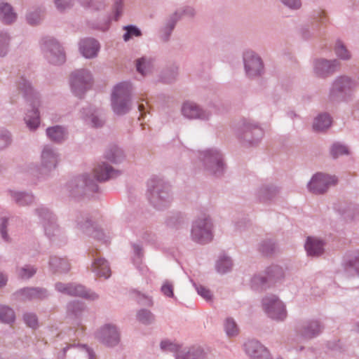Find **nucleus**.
I'll return each mask as SVG.
<instances>
[{
	"label": "nucleus",
	"instance_id": "48",
	"mask_svg": "<svg viewBox=\"0 0 359 359\" xmlns=\"http://www.w3.org/2000/svg\"><path fill=\"white\" fill-rule=\"evenodd\" d=\"M15 320L14 311L8 306L0 305V321L5 324H11Z\"/></svg>",
	"mask_w": 359,
	"mask_h": 359
},
{
	"label": "nucleus",
	"instance_id": "20",
	"mask_svg": "<svg viewBox=\"0 0 359 359\" xmlns=\"http://www.w3.org/2000/svg\"><path fill=\"white\" fill-rule=\"evenodd\" d=\"M243 348L250 359H271L268 349L257 340H248L244 344Z\"/></svg>",
	"mask_w": 359,
	"mask_h": 359
},
{
	"label": "nucleus",
	"instance_id": "30",
	"mask_svg": "<svg viewBox=\"0 0 359 359\" xmlns=\"http://www.w3.org/2000/svg\"><path fill=\"white\" fill-rule=\"evenodd\" d=\"M342 267L346 273L353 272L359 276V250L346 254L343 259Z\"/></svg>",
	"mask_w": 359,
	"mask_h": 359
},
{
	"label": "nucleus",
	"instance_id": "2",
	"mask_svg": "<svg viewBox=\"0 0 359 359\" xmlns=\"http://www.w3.org/2000/svg\"><path fill=\"white\" fill-rule=\"evenodd\" d=\"M146 195L149 204L157 210L168 209L173 201L170 185L158 176H152L148 180Z\"/></svg>",
	"mask_w": 359,
	"mask_h": 359
},
{
	"label": "nucleus",
	"instance_id": "31",
	"mask_svg": "<svg viewBox=\"0 0 359 359\" xmlns=\"http://www.w3.org/2000/svg\"><path fill=\"white\" fill-rule=\"evenodd\" d=\"M280 189L272 184H262L257 191L258 199L266 203L274 200L279 194Z\"/></svg>",
	"mask_w": 359,
	"mask_h": 359
},
{
	"label": "nucleus",
	"instance_id": "15",
	"mask_svg": "<svg viewBox=\"0 0 359 359\" xmlns=\"http://www.w3.org/2000/svg\"><path fill=\"white\" fill-rule=\"evenodd\" d=\"M243 63L246 75L250 78L260 76L264 73V64L255 52L248 50L243 54Z\"/></svg>",
	"mask_w": 359,
	"mask_h": 359
},
{
	"label": "nucleus",
	"instance_id": "64",
	"mask_svg": "<svg viewBox=\"0 0 359 359\" xmlns=\"http://www.w3.org/2000/svg\"><path fill=\"white\" fill-rule=\"evenodd\" d=\"M123 0H115L113 6L114 18L118 20L123 11Z\"/></svg>",
	"mask_w": 359,
	"mask_h": 359
},
{
	"label": "nucleus",
	"instance_id": "61",
	"mask_svg": "<svg viewBox=\"0 0 359 359\" xmlns=\"http://www.w3.org/2000/svg\"><path fill=\"white\" fill-rule=\"evenodd\" d=\"M8 219L6 217H2L1 219V224H0V234L1 238L6 243H10L11 239L8 234L7 232V226H8Z\"/></svg>",
	"mask_w": 359,
	"mask_h": 359
},
{
	"label": "nucleus",
	"instance_id": "35",
	"mask_svg": "<svg viewBox=\"0 0 359 359\" xmlns=\"http://www.w3.org/2000/svg\"><path fill=\"white\" fill-rule=\"evenodd\" d=\"M137 72L143 76L149 75L154 69V59L149 56H142L136 60Z\"/></svg>",
	"mask_w": 359,
	"mask_h": 359
},
{
	"label": "nucleus",
	"instance_id": "16",
	"mask_svg": "<svg viewBox=\"0 0 359 359\" xmlns=\"http://www.w3.org/2000/svg\"><path fill=\"white\" fill-rule=\"evenodd\" d=\"M334 177L317 172L314 174L307 184L309 191L314 194H323L327 191L330 186L335 183Z\"/></svg>",
	"mask_w": 359,
	"mask_h": 359
},
{
	"label": "nucleus",
	"instance_id": "9",
	"mask_svg": "<svg viewBox=\"0 0 359 359\" xmlns=\"http://www.w3.org/2000/svg\"><path fill=\"white\" fill-rule=\"evenodd\" d=\"M41 50L48 62L60 65L65 62L64 50L59 42L50 36H44L40 41Z\"/></svg>",
	"mask_w": 359,
	"mask_h": 359
},
{
	"label": "nucleus",
	"instance_id": "19",
	"mask_svg": "<svg viewBox=\"0 0 359 359\" xmlns=\"http://www.w3.org/2000/svg\"><path fill=\"white\" fill-rule=\"evenodd\" d=\"M339 65V62L337 60L317 58L313 62V69L317 76L326 78L332 74Z\"/></svg>",
	"mask_w": 359,
	"mask_h": 359
},
{
	"label": "nucleus",
	"instance_id": "12",
	"mask_svg": "<svg viewBox=\"0 0 359 359\" xmlns=\"http://www.w3.org/2000/svg\"><path fill=\"white\" fill-rule=\"evenodd\" d=\"M264 135V131L259 124L252 120H245L240 134L243 142L254 146L257 144Z\"/></svg>",
	"mask_w": 359,
	"mask_h": 359
},
{
	"label": "nucleus",
	"instance_id": "55",
	"mask_svg": "<svg viewBox=\"0 0 359 359\" xmlns=\"http://www.w3.org/2000/svg\"><path fill=\"white\" fill-rule=\"evenodd\" d=\"M179 21L182 17H194L195 15V10L191 6H184L178 8L172 14Z\"/></svg>",
	"mask_w": 359,
	"mask_h": 359
},
{
	"label": "nucleus",
	"instance_id": "25",
	"mask_svg": "<svg viewBox=\"0 0 359 359\" xmlns=\"http://www.w3.org/2000/svg\"><path fill=\"white\" fill-rule=\"evenodd\" d=\"M323 328L324 326L319 320H309L297 328V332L303 338L310 339L317 337Z\"/></svg>",
	"mask_w": 359,
	"mask_h": 359
},
{
	"label": "nucleus",
	"instance_id": "3",
	"mask_svg": "<svg viewBox=\"0 0 359 359\" xmlns=\"http://www.w3.org/2000/svg\"><path fill=\"white\" fill-rule=\"evenodd\" d=\"M74 228L79 233L90 236L99 241L107 243L109 236L103 230L95 225L88 214L81 212H75L71 219Z\"/></svg>",
	"mask_w": 359,
	"mask_h": 359
},
{
	"label": "nucleus",
	"instance_id": "62",
	"mask_svg": "<svg viewBox=\"0 0 359 359\" xmlns=\"http://www.w3.org/2000/svg\"><path fill=\"white\" fill-rule=\"evenodd\" d=\"M283 5L291 11H298L302 7V0H279Z\"/></svg>",
	"mask_w": 359,
	"mask_h": 359
},
{
	"label": "nucleus",
	"instance_id": "36",
	"mask_svg": "<svg viewBox=\"0 0 359 359\" xmlns=\"http://www.w3.org/2000/svg\"><path fill=\"white\" fill-rule=\"evenodd\" d=\"M305 250L308 255L318 257L322 255L324 251V243L323 241L317 238L308 237L305 243Z\"/></svg>",
	"mask_w": 359,
	"mask_h": 359
},
{
	"label": "nucleus",
	"instance_id": "8",
	"mask_svg": "<svg viewBox=\"0 0 359 359\" xmlns=\"http://www.w3.org/2000/svg\"><path fill=\"white\" fill-rule=\"evenodd\" d=\"M93 81V75L89 69H76L72 72L69 77L71 91L75 96L82 97L91 88Z\"/></svg>",
	"mask_w": 359,
	"mask_h": 359
},
{
	"label": "nucleus",
	"instance_id": "34",
	"mask_svg": "<svg viewBox=\"0 0 359 359\" xmlns=\"http://www.w3.org/2000/svg\"><path fill=\"white\" fill-rule=\"evenodd\" d=\"M206 355L200 346H193L178 351L176 359H205Z\"/></svg>",
	"mask_w": 359,
	"mask_h": 359
},
{
	"label": "nucleus",
	"instance_id": "47",
	"mask_svg": "<svg viewBox=\"0 0 359 359\" xmlns=\"http://www.w3.org/2000/svg\"><path fill=\"white\" fill-rule=\"evenodd\" d=\"M233 266L231 259L226 255H222L216 262V270L219 273H226L230 271Z\"/></svg>",
	"mask_w": 359,
	"mask_h": 359
},
{
	"label": "nucleus",
	"instance_id": "27",
	"mask_svg": "<svg viewBox=\"0 0 359 359\" xmlns=\"http://www.w3.org/2000/svg\"><path fill=\"white\" fill-rule=\"evenodd\" d=\"M80 117L92 127H102L104 123V118L102 113L91 107L83 108L80 111Z\"/></svg>",
	"mask_w": 359,
	"mask_h": 359
},
{
	"label": "nucleus",
	"instance_id": "23",
	"mask_svg": "<svg viewBox=\"0 0 359 359\" xmlns=\"http://www.w3.org/2000/svg\"><path fill=\"white\" fill-rule=\"evenodd\" d=\"M97 250V249L89 250V255L93 258L90 269L97 276L108 278L111 276L109 263L102 257H95Z\"/></svg>",
	"mask_w": 359,
	"mask_h": 359
},
{
	"label": "nucleus",
	"instance_id": "28",
	"mask_svg": "<svg viewBox=\"0 0 359 359\" xmlns=\"http://www.w3.org/2000/svg\"><path fill=\"white\" fill-rule=\"evenodd\" d=\"M7 196L10 197L12 202L20 207H26L34 203L35 197L32 193L18 189H8Z\"/></svg>",
	"mask_w": 359,
	"mask_h": 359
},
{
	"label": "nucleus",
	"instance_id": "33",
	"mask_svg": "<svg viewBox=\"0 0 359 359\" xmlns=\"http://www.w3.org/2000/svg\"><path fill=\"white\" fill-rule=\"evenodd\" d=\"M50 270L53 273H66L70 270V264L66 258L50 256L48 262Z\"/></svg>",
	"mask_w": 359,
	"mask_h": 359
},
{
	"label": "nucleus",
	"instance_id": "57",
	"mask_svg": "<svg viewBox=\"0 0 359 359\" xmlns=\"http://www.w3.org/2000/svg\"><path fill=\"white\" fill-rule=\"evenodd\" d=\"M23 320L28 327L32 329H36L38 327V318L34 313H25L23 315Z\"/></svg>",
	"mask_w": 359,
	"mask_h": 359
},
{
	"label": "nucleus",
	"instance_id": "37",
	"mask_svg": "<svg viewBox=\"0 0 359 359\" xmlns=\"http://www.w3.org/2000/svg\"><path fill=\"white\" fill-rule=\"evenodd\" d=\"M104 156L113 163H120L126 158L123 150L116 144L109 146L104 152Z\"/></svg>",
	"mask_w": 359,
	"mask_h": 359
},
{
	"label": "nucleus",
	"instance_id": "13",
	"mask_svg": "<svg viewBox=\"0 0 359 359\" xmlns=\"http://www.w3.org/2000/svg\"><path fill=\"white\" fill-rule=\"evenodd\" d=\"M182 115L189 120H201L208 121L212 117V112L208 108H203L198 104L187 101L184 102L181 107Z\"/></svg>",
	"mask_w": 359,
	"mask_h": 359
},
{
	"label": "nucleus",
	"instance_id": "44",
	"mask_svg": "<svg viewBox=\"0 0 359 359\" xmlns=\"http://www.w3.org/2000/svg\"><path fill=\"white\" fill-rule=\"evenodd\" d=\"M332 123V118L327 113L320 114L317 116L313 121V129L318 131H323L327 129Z\"/></svg>",
	"mask_w": 359,
	"mask_h": 359
},
{
	"label": "nucleus",
	"instance_id": "24",
	"mask_svg": "<svg viewBox=\"0 0 359 359\" xmlns=\"http://www.w3.org/2000/svg\"><path fill=\"white\" fill-rule=\"evenodd\" d=\"M18 88L23 93L25 98L29 103L34 101L42 102L40 94L34 88L32 82L25 76H22L17 82Z\"/></svg>",
	"mask_w": 359,
	"mask_h": 359
},
{
	"label": "nucleus",
	"instance_id": "21",
	"mask_svg": "<svg viewBox=\"0 0 359 359\" xmlns=\"http://www.w3.org/2000/svg\"><path fill=\"white\" fill-rule=\"evenodd\" d=\"M41 105L42 102L34 101L33 103H29L31 109H28L25 114L24 122L27 129L31 132L36 131L40 126L41 116L39 107Z\"/></svg>",
	"mask_w": 359,
	"mask_h": 359
},
{
	"label": "nucleus",
	"instance_id": "54",
	"mask_svg": "<svg viewBox=\"0 0 359 359\" xmlns=\"http://www.w3.org/2000/svg\"><path fill=\"white\" fill-rule=\"evenodd\" d=\"M330 154L334 158L348 154V149L339 142L334 143L330 148Z\"/></svg>",
	"mask_w": 359,
	"mask_h": 359
},
{
	"label": "nucleus",
	"instance_id": "63",
	"mask_svg": "<svg viewBox=\"0 0 359 359\" xmlns=\"http://www.w3.org/2000/svg\"><path fill=\"white\" fill-rule=\"evenodd\" d=\"M197 293L205 300H211L212 294L210 290L201 285L194 284Z\"/></svg>",
	"mask_w": 359,
	"mask_h": 359
},
{
	"label": "nucleus",
	"instance_id": "50",
	"mask_svg": "<svg viewBox=\"0 0 359 359\" xmlns=\"http://www.w3.org/2000/svg\"><path fill=\"white\" fill-rule=\"evenodd\" d=\"M224 331L228 337H233L238 334L239 330L236 321L231 317L227 318L224 324Z\"/></svg>",
	"mask_w": 359,
	"mask_h": 359
},
{
	"label": "nucleus",
	"instance_id": "39",
	"mask_svg": "<svg viewBox=\"0 0 359 359\" xmlns=\"http://www.w3.org/2000/svg\"><path fill=\"white\" fill-rule=\"evenodd\" d=\"M178 20L172 15H170L165 20L164 25L160 29V39L164 42L170 40L172 33Z\"/></svg>",
	"mask_w": 359,
	"mask_h": 359
},
{
	"label": "nucleus",
	"instance_id": "58",
	"mask_svg": "<svg viewBox=\"0 0 359 359\" xmlns=\"http://www.w3.org/2000/svg\"><path fill=\"white\" fill-rule=\"evenodd\" d=\"M126 31L123 38L125 41H129L133 36H140L142 35L141 31L134 25H127L124 27Z\"/></svg>",
	"mask_w": 359,
	"mask_h": 359
},
{
	"label": "nucleus",
	"instance_id": "11",
	"mask_svg": "<svg viewBox=\"0 0 359 359\" xmlns=\"http://www.w3.org/2000/svg\"><path fill=\"white\" fill-rule=\"evenodd\" d=\"M57 292L72 297H79L88 300L95 301L99 299L95 292L86 288L83 285L74 283H65L57 282L55 284Z\"/></svg>",
	"mask_w": 359,
	"mask_h": 359
},
{
	"label": "nucleus",
	"instance_id": "38",
	"mask_svg": "<svg viewBox=\"0 0 359 359\" xmlns=\"http://www.w3.org/2000/svg\"><path fill=\"white\" fill-rule=\"evenodd\" d=\"M0 20L6 25H11L16 21L17 14L9 4L0 2Z\"/></svg>",
	"mask_w": 359,
	"mask_h": 359
},
{
	"label": "nucleus",
	"instance_id": "10",
	"mask_svg": "<svg viewBox=\"0 0 359 359\" xmlns=\"http://www.w3.org/2000/svg\"><path fill=\"white\" fill-rule=\"evenodd\" d=\"M262 308L266 316L275 320L283 321L287 318L284 303L276 295L268 294L262 301Z\"/></svg>",
	"mask_w": 359,
	"mask_h": 359
},
{
	"label": "nucleus",
	"instance_id": "43",
	"mask_svg": "<svg viewBox=\"0 0 359 359\" xmlns=\"http://www.w3.org/2000/svg\"><path fill=\"white\" fill-rule=\"evenodd\" d=\"M37 272V267L30 264H26L18 266L16 269V273L19 278L22 280H29L32 278Z\"/></svg>",
	"mask_w": 359,
	"mask_h": 359
},
{
	"label": "nucleus",
	"instance_id": "52",
	"mask_svg": "<svg viewBox=\"0 0 359 359\" xmlns=\"http://www.w3.org/2000/svg\"><path fill=\"white\" fill-rule=\"evenodd\" d=\"M137 319L144 325L151 324L154 321V316L147 309H141L137 313Z\"/></svg>",
	"mask_w": 359,
	"mask_h": 359
},
{
	"label": "nucleus",
	"instance_id": "1",
	"mask_svg": "<svg viewBox=\"0 0 359 359\" xmlns=\"http://www.w3.org/2000/svg\"><path fill=\"white\" fill-rule=\"evenodd\" d=\"M94 178L90 175L84 174L72 180L67 184V189L74 197L82 195L90 194L98 190L97 182H104L120 175L121 172L114 169L105 162H101L96 165L93 170Z\"/></svg>",
	"mask_w": 359,
	"mask_h": 359
},
{
	"label": "nucleus",
	"instance_id": "32",
	"mask_svg": "<svg viewBox=\"0 0 359 359\" xmlns=\"http://www.w3.org/2000/svg\"><path fill=\"white\" fill-rule=\"evenodd\" d=\"M45 235L51 241H56L63 235V230L58 224L57 216L42 225Z\"/></svg>",
	"mask_w": 359,
	"mask_h": 359
},
{
	"label": "nucleus",
	"instance_id": "18",
	"mask_svg": "<svg viewBox=\"0 0 359 359\" xmlns=\"http://www.w3.org/2000/svg\"><path fill=\"white\" fill-rule=\"evenodd\" d=\"M59 161L57 150L50 145H45L41 154V172L48 174L55 169Z\"/></svg>",
	"mask_w": 359,
	"mask_h": 359
},
{
	"label": "nucleus",
	"instance_id": "56",
	"mask_svg": "<svg viewBox=\"0 0 359 359\" xmlns=\"http://www.w3.org/2000/svg\"><path fill=\"white\" fill-rule=\"evenodd\" d=\"M313 21V27L318 29L320 25H323L327 22V17L324 11H315L312 16Z\"/></svg>",
	"mask_w": 359,
	"mask_h": 359
},
{
	"label": "nucleus",
	"instance_id": "17",
	"mask_svg": "<svg viewBox=\"0 0 359 359\" xmlns=\"http://www.w3.org/2000/svg\"><path fill=\"white\" fill-rule=\"evenodd\" d=\"M96 338L108 346H115L120 341V332L117 326L112 323L102 325L96 332Z\"/></svg>",
	"mask_w": 359,
	"mask_h": 359
},
{
	"label": "nucleus",
	"instance_id": "40",
	"mask_svg": "<svg viewBox=\"0 0 359 359\" xmlns=\"http://www.w3.org/2000/svg\"><path fill=\"white\" fill-rule=\"evenodd\" d=\"M33 214L38 218L41 226L56 217L52 210L43 205L35 208L33 210Z\"/></svg>",
	"mask_w": 359,
	"mask_h": 359
},
{
	"label": "nucleus",
	"instance_id": "29",
	"mask_svg": "<svg viewBox=\"0 0 359 359\" xmlns=\"http://www.w3.org/2000/svg\"><path fill=\"white\" fill-rule=\"evenodd\" d=\"M48 139L55 143L61 144L66 141L69 137V131L66 126L55 125L46 129Z\"/></svg>",
	"mask_w": 359,
	"mask_h": 359
},
{
	"label": "nucleus",
	"instance_id": "49",
	"mask_svg": "<svg viewBox=\"0 0 359 359\" xmlns=\"http://www.w3.org/2000/svg\"><path fill=\"white\" fill-rule=\"evenodd\" d=\"M11 36L4 32L0 33V57H4L9 51Z\"/></svg>",
	"mask_w": 359,
	"mask_h": 359
},
{
	"label": "nucleus",
	"instance_id": "41",
	"mask_svg": "<svg viewBox=\"0 0 359 359\" xmlns=\"http://www.w3.org/2000/svg\"><path fill=\"white\" fill-rule=\"evenodd\" d=\"M43 11L39 7L32 8L26 13L25 19L27 24L32 26L39 25L43 20Z\"/></svg>",
	"mask_w": 359,
	"mask_h": 359
},
{
	"label": "nucleus",
	"instance_id": "7",
	"mask_svg": "<svg viewBox=\"0 0 359 359\" xmlns=\"http://www.w3.org/2000/svg\"><path fill=\"white\" fill-rule=\"evenodd\" d=\"M198 158L208 174L219 177L224 172L223 154L217 149L210 148L198 151Z\"/></svg>",
	"mask_w": 359,
	"mask_h": 359
},
{
	"label": "nucleus",
	"instance_id": "51",
	"mask_svg": "<svg viewBox=\"0 0 359 359\" xmlns=\"http://www.w3.org/2000/svg\"><path fill=\"white\" fill-rule=\"evenodd\" d=\"M185 222V216L182 212L173 213L166 219V224L171 228H175Z\"/></svg>",
	"mask_w": 359,
	"mask_h": 359
},
{
	"label": "nucleus",
	"instance_id": "60",
	"mask_svg": "<svg viewBox=\"0 0 359 359\" xmlns=\"http://www.w3.org/2000/svg\"><path fill=\"white\" fill-rule=\"evenodd\" d=\"M54 5L57 11L64 12L70 9L74 3V0H53Z\"/></svg>",
	"mask_w": 359,
	"mask_h": 359
},
{
	"label": "nucleus",
	"instance_id": "26",
	"mask_svg": "<svg viewBox=\"0 0 359 359\" xmlns=\"http://www.w3.org/2000/svg\"><path fill=\"white\" fill-rule=\"evenodd\" d=\"M100 49V44L95 39L85 38L79 43L80 53L86 59H93L97 56Z\"/></svg>",
	"mask_w": 359,
	"mask_h": 359
},
{
	"label": "nucleus",
	"instance_id": "22",
	"mask_svg": "<svg viewBox=\"0 0 359 359\" xmlns=\"http://www.w3.org/2000/svg\"><path fill=\"white\" fill-rule=\"evenodd\" d=\"M46 289L39 287H27L15 292L16 299L20 301H30L34 299H43L48 297Z\"/></svg>",
	"mask_w": 359,
	"mask_h": 359
},
{
	"label": "nucleus",
	"instance_id": "4",
	"mask_svg": "<svg viewBox=\"0 0 359 359\" xmlns=\"http://www.w3.org/2000/svg\"><path fill=\"white\" fill-rule=\"evenodd\" d=\"M131 91L130 83L121 82L114 87L111 102L114 112L117 115H123L131 109Z\"/></svg>",
	"mask_w": 359,
	"mask_h": 359
},
{
	"label": "nucleus",
	"instance_id": "6",
	"mask_svg": "<svg viewBox=\"0 0 359 359\" xmlns=\"http://www.w3.org/2000/svg\"><path fill=\"white\" fill-rule=\"evenodd\" d=\"M358 85V81L350 76L346 75L337 76L330 88L328 95L330 100L333 102L347 101Z\"/></svg>",
	"mask_w": 359,
	"mask_h": 359
},
{
	"label": "nucleus",
	"instance_id": "53",
	"mask_svg": "<svg viewBox=\"0 0 359 359\" xmlns=\"http://www.w3.org/2000/svg\"><path fill=\"white\" fill-rule=\"evenodd\" d=\"M334 52L336 55L341 60H346L351 58L350 52L341 41L336 42Z\"/></svg>",
	"mask_w": 359,
	"mask_h": 359
},
{
	"label": "nucleus",
	"instance_id": "46",
	"mask_svg": "<svg viewBox=\"0 0 359 359\" xmlns=\"http://www.w3.org/2000/svg\"><path fill=\"white\" fill-rule=\"evenodd\" d=\"M85 304L80 301H72L67 304V314L71 318H79L84 311Z\"/></svg>",
	"mask_w": 359,
	"mask_h": 359
},
{
	"label": "nucleus",
	"instance_id": "45",
	"mask_svg": "<svg viewBox=\"0 0 359 359\" xmlns=\"http://www.w3.org/2000/svg\"><path fill=\"white\" fill-rule=\"evenodd\" d=\"M134 257L133 262L136 268L142 273H144L147 271V267L142 264V259L143 257L142 246L140 244H133Z\"/></svg>",
	"mask_w": 359,
	"mask_h": 359
},
{
	"label": "nucleus",
	"instance_id": "59",
	"mask_svg": "<svg viewBox=\"0 0 359 359\" xmlns=\"http://www.w3.org/2000/svg\"><path fill=\"white\" fill-rule=\"evenodd\" d=\"M260 251L265 255H269L276 250V243L272 240L263 241L259 245Z\"/></svg>",
	"mask_w": 359,
	"mask_h": 359
},
{
	"label": "nucleus",
	"instance_id": "14",
	"mask_svg": "<svg viewBox=\"0 0 359 359\" xmlns=\"http://www.w3.org/2000/svg\"><path fill=\"white\" fill-rule=\"evenodd\" d=\"M282 274L281 269L278 266H272L264 272L255 274L250 280V286L255 290H262L267 287L268 282L278 278Z\"/></svg>",
	"mask_w": 359,
	"mask_h": 359
},
{
	"label": "nucleus",
	"instance_id": "42",
	"mask_svg": "<svg viewBox=\"0 0 359 359\" xmlns=\"http://www.w3.org/2000/svg\"><path fill=\"white\" fill-rule=\"evenodd\" d=\"M70 348L75 349L80 357L84 356L86 357V359L93 358L94 355L93 351L86 345H81L78 346H75V345H70L69 346H66L63 348L62 352L58 355V359H64L66 351Z\"/></svg>",
	"mask_w": 359,
	"mask_h": 359
},
{
	"label": "nucleus",
	"instance_id": "5",
	"mask_svg": "<svg viewBox=\"0 0 359 359\" xmlns=\"http://www.w3.org/2000/svg\"><path fill=\"white\" fill-rule=\"evenodd\" d=\"M213 222L210 215L202 214L192 222L191 238L199 244L208 243L213 239Z\"/></svg>",
	"mask_w": 359,
	"mask_h": 359
}]
</instances>
